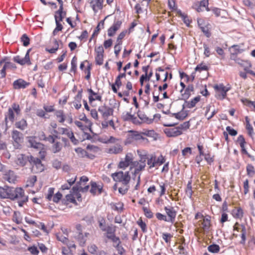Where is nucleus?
<instances>
[{"instance_id": "nucleus-1", "label": "nucleus", "mask_w": 255, "mask_h": 255, "mask_svg": "<svg viewBox=\"0 0 255 255\" xmlns=\"http://www.w3.org/2000/svg\"><path fill=\"white\" fill-rule=\"evenodd\" d=\"M7 198L11 200H17L18 204L22 207L24 203L28 201V197L24 194V190L21 188H14L6 186Z\"/></svg>"}, {"instance_id": "nucleus-2", "label": "nucleus", "mask_w": 255, "mask_h": 255, "mask_svg": "<svg viewBox=\"0 0 255 255\" xmlns=\"http://www.w3.org/2000/svg\"><path fill=\"white\" fill-rule=\"evenodd\" d=\"M147 164L149 165V168L160 166L165 162L164 157L160 155L158 158L155 154H150L146 156Z\"/></svg>"}, {"instance_id": "nucleus-3", "label": "nucleus", "mask_w": 255, "mask_h": 255, "mask_svg": "<svg viewBox=\"0 0 255 255\" xmlns=\"http://www.w3.org/2000/svg\"><path fill=\"white\" fill-rule=\"evenodd\" d=\"M112 176L115 181L121 182L124 186H127L130 179L128 171L126 172L125 173L123 171L116 172L113 173Z\"/></svg>"}, {"instance_id": "nucleus-4", "label": "nucleus", "mask_w": 255, "mask_h": 255, "mask_svg": "<svg viewBox=\"0 0 255 255\" xmlns=\"http://www.w3.org/2000/svg\"><path fill=\"white\" fill-rule=\"evenodd\" d=\"M31 165V170L33 173H37L43 171L44 169V166L42 163L41 160L36 157L31 156V159L29 160Z\"/></svg>"}, {"instance_id": "nucleus-5", "label": "nucleus", "mask_w": 255, "mask_h": 255, "mask_svg": "<svg viewBox=\"0 0 255 255\" xmlns=\"http://www.w3.org/2000/svg\"><path fill=\"white\" fill-rule=\"evenodd\" d=\"M14 112H15L17 115H18L20 113L19 106L15 103L13 104L11 108H9L8 109L7 114L5 115V122L6 127L7 126V119L11 123L13 122L14 119Z\"/></svg>"}, {"instance_id": "nucleus-6", "label": "nucleus", "mask_w": 255, "mask_h": 255, "mask_svg": "<svg viewBox=\"0 0 255 255\" xmlns=\"http://www.w3.org/2000/svg\"><path fill=\"white\" fill-rule=\"evenodd\" d=\"M11 137L15 148H19L23 140V134L17 130H13Z\"/></svg>"}, {"instance_id": "nucleus-7", "label": "nucleus", "mask_w": 255, "mask_h": 255, "mask_svg": "<svg viewBox=\"0 0 255 255\" xmlns=\"http://www.w3.org/2000/svg\"><path fill=\"white\" fill-rule=\"evenodd\" d=\"M99 112L102 115L103 118L107 120L110 116L113 115L114 110L113 108L104 104L98 108Z\"/></svg>"}, {"instance_id": "nucleus-8", "label": "nucleus", "mask_w": 255, "mask_h": 255, "mask_svg": "<svg viewBox=\"0 0 255 255\" xmlns=\"http://www.w3.org/2000/svg\"><path fill=\"white\" fill-rule=\"evenodd\" d=\"M214 88L215 90L219 93L216 96L217 98L221 100H223L226 98L227 92L229 90V89L226 88L223 84L215 85Z\"/></svg>"}, {"instance_id": "nucleus-9", "label": "nucleus", "mask_w": 255, "mask_h": 255, "mask_svg": "<svg viewBox=\"0 0 255 255\" xmlns=\"http://www.w3.org/2000/svg\"><path fill=\"white\" fill-rule=\"evenodd\" d=\"M3 179L9 183H15L16 180L17 176L14 172L11 170L4 171L2 175Z\"/></svg>"}, {"instance_id": "nucleus-10", "label": "nucleus", "mask_w": 255, "mask_h": 255, "mask_svg": "<svg viewBox=\"0 0 255 255\" xmlns=\"http://www.w3.org/2000/svg\"><path fill=\"white\" fill-rule=\"evenodd\" d=\"M31 50V49H29L25 55V57L23 58H21L19 56H16L13 57V61L21 65H23L25 64H27L28 65H30L31 62L30 61V58H29V53Z\"/></svg>"}, {"instance_id": "nucleus-11", "label": "nucleus", "mask_w": 255, "mask_h": 255, "mask_svg": "<svg viewBox=\"0 0 255 255\" xmlns=\"http://www.w3.org/2000/svg\"><path fill=\"white\" fill-rule=\"evenodd\" d=\"M31 156H26L24 154H21L17 155L15 163L17 165L20 166H24L26 165L27 162H29L31 159Z\"/></svg>"}, {"instance_id": "nucleus-12", "label": "nucleus", "mask_w": 255, "mask_h": 255, "mask_svg": "<svg viewBox=\"0 0 255 255\" xmlns=\"http://www.w3.org/2000/svg\"><path fill=\"white\" fill-rule=\"evenodd\" d=\"M164 131L168 137H175L182 133V131L179 130L177 127L172 128H165Z\"/></svg>"}, {"instance_id": "nucleus-13", "label": "nucleus", "mask_w": 255, "mask_h": 255, "mask_svg": "<svg viewBox=\"0 0 255 255\" xmlns=\"http://www.w3.org/2000/svg\"><path fill=\"white\" fill-rule=\"evenodd\" d=\"M164 210L169 217V219H168L169 221L173 223L176 216V211L174 210L173 207L168 208L167 207H165Z\"/></svg>"}, {"instance_id": "nucleus-14", "label": "nucleus", "mask_w": 255, "mask_h": 255, "mask_svg": "<svg viewBox=\"0 0 255 255\" xmlns=\"http://www.w3.org/2000/svg\"><path fill=\"white\" fill-rule=\"evenodd\" d=\"M29 85V83L26 82L22 79L16 80L13 83V88L15 89H24Z\"/></svg>"}, {"instance_id": "nucleus-15", "label": "nucleus", "mask_w": 255, "mask_h": 255, "mask_svg": "<svg viewBox=\"0 0 255 255\" xmlns=\"http://www.w3.org/2000/svg\"><path fill=\"white\" fill-rule=\"evenodd\" d=\"M132 163V157L131 154H127L125 157L124 161L120 162L119 167L120 168L125 169L129 165Z\"/></svg>"}, {"instance_id": "nucleus-16", "label": "nucleus", "mask_w": 255, "mask_h": 255, "mask_svg": "<svg viewBox=\"0 0 255 255\" xmlns=\"http://www.w3.org/2000/svg\"><path fill=\"white\" fill-rule=\"evenodd\" d=\"M91 188L90 189V192L94 195H95L97 192L100 194L102 193L103 190V186L101 185H97L95 182H92L91 183Z\"/></svg>"}, {"instance_id": "nucleus-17", "label": "nucleus", "mask_w": 255, "mask_h": 255, "mask_svg": "<svg viewBox=\"0 0 255 255\" xmlns=\"http://www.w3.org/2000/svg\"><path fill=\"white\" fill-rule=\"evenodd\" d=\"M137 116L142 122L146 123L147 124H151L152 123L155 117L154 116L152 118H150L142 112L139 111L137 112Z\"/></svg>"}, {"instance_id": "nucleus-18", "label": "nucleus", "mask_w": 255, "mask_h": 255, "mask_svg": "<svg viewBox=\"0 0 255 255\" xmlns=\"http://www.w3.org/2000/svg\"><path fill=\"white\" fill-rule=\"evenodd\" d=\"M239 224L238 223H236L234 226V230H237V231H239L240 230H241V232H242V234H241V238H242V240L240 242L241 244H244L245 243V241H246V228L244 226H242L241 228L240 227H237V226H238Z\"/></svg>"}, {"instance_id": "nucleus-19", "label": "nucleus", "mask_w": 255, "mask_h": 255, "mask_svg": "<svg viewBox=\"0 0 255 255\" xmlns=\"http://www.w3.org/2000/svg\"><path fill=\"white\" fill-rule=\"evenodd\" d=\"M28 143L31 147L38 149H41L43 148V144L37 142L35 139V137H30L28 139Z\"/></svg>"}, {"instance_id": "nucleus-20", "label": "nucleus", "mask_w": 255, "mask_h": 255, "mask_svg": "<svg viewBox=\"0 0 255 255\" xmlns=\"http://www.w3.org/2000/svg\"><path fill=\"white\" fill-rule=\"evenodd\" d=\"M237 64L243 67L247 73H249V71H251L249 69L251 67L252 64L249 61L239 59L238 60Z\"/></svg>"}, {"instance_id": "nucleus-21", "label": "nucleus", "mask_w": 255, "mask_h": 255, "mask_svg": "<svg viewBox=\"0 0 255 255\" xmlns=\"http://www.w3.org/2000/svg\"><path fill=\"white\" fill-rule=\"evenodd\" d=\"M146 160V155H142L140 160V163L139 165L134 170V174L138 173L140 171L143 170L145 166V162Z\"/></svg>"}, {"instance_id": "nucleus-22", "label": "nucleus", "mask_w": 255, "mask_h": 255, "mask_svg": "<svg viewBox=\"0 0 255 255\" xmlns=\"http://www.w3.org/2000/svg\"><path fill=\"white\" fill-rule=\"evenodd\" d=\"M103 2V0H98V1H95V3H94L93 0L91 1L92 8L95 12H97L99 9H101L102 8Z\"/></svg>"}, {"instance_id": "nucleus-23", "label": "nucleus", "mask_w": 255, "mask_h": 255, "mask_svg": "<svg viewBox=\"0 0 255 255\" xmlns=\"http://www.w3.org/2000/svg\"><path fill=\"white\" fill-rule=\"evenodd\" d=\"M40 137L42 139L46 140V141H48V142H49L51 143H54L55 138H59L58 136L56 135H50L48 137H46L45 136L44 133L43 132H42V133L40 135Z\"/></svg>"}, {"instance_id": "nucleus-24", "label": "nucleus", "mask_w": 255, "mask_h": 255, "mask_svg": "<svg viewBox=\"0 0 255 255\" xmlns=\"http://www.w3.org/2000/svg\"><path fill=\"white\" fill-rule=\"evenodd\" d=\"M200 96H197L192 99L190 102H186V107L191 109L194 107L196 104L200 101Z\"/></svg>"}, {"instance_id": "nucleus-25", "label": "nucleus", "mask_w": 255, "mask_h": 255, "mask_svg": "<svg viewBox=\"0 0 255 255\" xmlns=\"http://www.w3.org/2000/svg\"><path fill=\"white\" fill-rule=\"evenodd\" d=\"M123 148L121 145L117 144L111 148H109V152L110 153L117 154L121 152Z\"/></svg>"}, {"instance_id": "nucleus-26", "label": "nucleus", "mask_w": 255, "mask_h": 255, "mask_svg": "<svg viewBox=\"0 0 255 255\" xmlns=\"http://www.w3.org/2000/svg\"><path fill=\"white\" fill-rule=\"evenodd\" d=\"M75 238L78 241L80 246H84L85 245L86 242V238L82 233L79 232L78 235L75 237Z\"/></svg>"}, {"instance_id": "nucleus-27", "label": "nucleus", "mask_w": 255, "mask_h": 255, "mask_svg": "<svg viewBox=\"0 0 255 255\" xmlns=\"http://www.w3.org/2000/svg\"><path fill=\"white\" fill-rule=\"evenodd\" d=\"M194 87L192 85L188 86L186 88L184 93L182 94L183 99H187L190 95V92L193 91Z\"/></svg>"}, {"instance_id": "nucleus-28", "label": "nucleus", "mask_w": 255, "mask_h": 255, "mask_svg": "<svg viewBox=\"0 0 255 255\" xmlns=\"http://www.w3.org/2000/svg\"><path fill=\"white\" fill-rule=\"evenodd\" d=\"M201 20H198V24L200 26L202 31L204 33L207 37H209L211 36V33L209 31V29L207 26H201L202 23H200Z\"/></svg>"}, {"instance_id": "nucleus-29", "label": "nucleus", "mask_w": 255, "mask_h": 255, "mask_svg": "<svg viewBox=\"0 0 255 255\" xmlns=\"http://www.w3.org/2000/svg\"><path fill=\"white\" fill-rule=\"evenodd\" d=\"M208 0H202L200 1L199 5L198 6V7L196 8L197 11L198 12H200L201 11H203V9H202V7H205L207 11L209 10V9L208 7Z\"/></svg>"}, {"instance_id": "nucleus-30", "label": "nucleus", "mask_w": 255, "mask_h": 255, "mask_svg": "<svg viewBox=\"0 0 255 255\" xmlns=\"http://www.w3.org/2000/svg\"><path fill=\"white\" fill-rule=\"evenodd\" d=\"M7 58H5L1 61H0V65H1L3 62H4V66L6 69H15L16 68V65L10 62H8L6 61Z\"/></svg>"}, {"instance_id": "nucleus-31", "label": "nucleus", "mask_w": 255, "mask_h": 255, "mask_svg": "<svg viewBox=\"0 0 255 255\" xmlns=\"http://www.w3.org/2000/svg\"><path fill=\"white\" fill-rule=\"evenodd\" d=\"M15 125L16 128L21 130H24L27 127V123L25 120L22 119L20 121L16 122Z\"/></svg>"}, {"instance_id": "nucleus-32", "label": "nucleus", "mask_w": 255, "mask_h": 255, "mask_svg": "<svg viewBox=\"0 0 255 255\" xmlns=\"http://www.w3.org/2000/svg\"><path fill=\"white\" fill-rule=\"evenodd\" d=\"M233 214L235 217L238 218H241L243 216V212L241 208L235 209L233 211Z\"/></svg>"}, {"instance_id": "nucleus-33", "label": "nucleus", "mask_w": 255, "mask_h": 255, "mask_svg": "<svg viewBox=\"0 0 255 255\" xmlns=\"http://www.w3.org/2000/svg\"><path fill=\"white\" fill-rule=\"evenodd\" d=\"M208 250L212 253H217L219 252L220 247L216 244H213L208 247Z\"/></svg>"}, {"instance_id": "nucleus-34", "label": "nucleus", "mask_w": 255, "mask_h": 255, "mask_svg": "<svg viewBox=\"0 0 255 255\" xmlns=\"http://www.w3.org/2000/svg\"><path fill=\"white\" fill-rule=\"evenodd\" d=\"M37 180V177L35 175H33L29 177L27 180V186L33 187Z\"/></svg>"}, {"instance_id": "nucleus-35", "label": "nucleus", "mask_w": 255, "mask_h": 255, "mask_svg": "<svg viewBox=\"0 0 255 255\" xmlns=\"http://www.w3.org/2000/svg\"><path fill=\"white\" fill-rule=\"evenodd\" d=\"M177 13H178V15L182 17L184 22L187 26H189V24L190 23V21L189 19L188 16L186 14H185L184 13H182V12L180 10L178 11L177 12Z\"/></svg>"}, {"instance_id": "nucleus-36", "label": "nucleus", "mask_w": 255, "mask_h": 255, "mask_svg": "<svg viewBox=\"0 0 255 255\" xmlns=\"http://www.w3.org/2000/svg\"><path fill=\"white\" fill-rule=\"evenodd\" d=\"M203 228L205 231L209 230L210 226V220L208 218H204L202 223Z\"/></svg>"}, {"instance_id": "nucleus-37", "label": "nucleus", "mask_w": 255, "mask_h": 255, "mask_svg": "<svg viewBox=\"0 0 255 255\" xmlns=\"http://www.w3.org/2000/svg\"><path fill=\"white\" fill-rule=\"evenodd\" d=\"M104 20L105 19L101 20L97 25V26L96 28V29L95 30L93 34V36H94L95 35H98L99 33V32L101 30V28H103L104 27Z\"/></svg>"}, {"instance_id": "nucleus-38", "label": "nucleus", "mask_w": 255, "mask_h": 255, "mask_svg": "<svg viewBox=\"0 0 255 255\" xmlns=\"http://www.w3.org/2000/svg\"><path fill=\"white\" fill-rule=\"evenodd\" d=\"M55 23H56V27H55V28L54 29V30L53 31V34L54 35H55L58 31L62 30V29H63L62 25L60 23V21H57V19L56 18Z\"/></svg>"}, {"instance_id": "nucleus-39", "label": "nucleus", "mask_w": 255, "mask_h": 255, "mask_svg": "<svg viewBox=\"0 0 255 255\" xmlns=\"http://www.w3.org/2000/svg\"><path fill=\"white\" fill-rule=\"evenodd\" d=\"M62 148V144L60 142H55L52 146V150L54 153L59 152Z\"/></svg>"}, {"instance_id": "nucleus-40", "label": "nucleus", "mask_w": 255, "mask_h": 255, "mask_svg": "<svg viewBox=\"0 0 255 255\" xmlns=\"http://www.w3.org/2000/svg\"><path fill=\"white\" fill-rule=\"evenodd\" d=\"M55 115H56L57 118L59 119V122L60 123H62L65 121V117H64V115L63 111L60 110V111H57L55 113Z\"/></svg>"}, {"instance_id": "nucleus-41", "label": "nucleus", "mask_w": 255, "mask_h": 255, "mask_svg": "<svg viewBox=\"0 0 255 255\" xmlns=\"http://www.w3.org/2000/svg\"><path fill=\"white\" fill-rule=\"evenodd\" d=\"M52 167L56 169L61 168L62 162L57 159H54L52 162Z\"/></svg>"}, {"instance_id": "nucleus-42", "label": "nucleus", "mask_w": 255, "mask_h": 255, "mask_svg": "<svg viewBox=\"0 0 255 255\" xmlns=\"http://www.w3.org/2000/svg\"><path fill=\"white\" fill-rule=\"evenodd\" d=\"M54 42L55 44V47L50 49H46V50L50 53H55L59 48V44L58 41L55 39Z\"/></svg>"}, {"instance_id": "nucleus-43", "label": "nucleus", "mask_w": 255, "mask_h": 255, "mask_svg": "<svg viewBox=\"0 0 255 255\" xmlns=\"http://www.w3.org/2000/svg\"><path fill=\"white\" fill-rule=\"evenodd\" d=\"M231 52H236V54L241 53L243 50L240 49L239 46L237 45H234L230 48Z\"/></svg>"}, {"instance_id": "nucleus-44", "label": "nucleus", "mask_w": 255, "mask_h": 255, "mask_svg": "<svg viewBox=\"0 0 255 255\" xmlns=\"http://www.w3.org/2000/svg\"><path fill=\"white\" fill-rule=\"evenodd\" d=\"M21 41L23 42L24 46H27L29 44V38L26 34H24L21 37Z\"/></svg>"}, {"instance_id": "nucleus-45", "label": "nucleus", "mask_w": 255, "mask_h": 255, "mask_svg": "<svg viewBox=\"0 0 255 255\" xmlns=\"http://www.w3.org/2000/svg\"><path fill=\"white\" fill-rule=\"evenodd\" d=\"M66 12H64L63 13H55L54 15L55 20H56V17L58 21H62L63 18L66 16Z\"/></svg>"}, {"instance_id": "nucleus-46", "label": "nucleus", "mask_w": 255, "mask_h": 255, "mask_svg": "<svg viewBox=\"0 0 255 255\" xmlns=\"http://www.w3.org/2000/svg\"><path fill=\"white\" fill-rule=\"evenodd\" d=\"M133 115H131L130 113L127 112L123 113L122 115V119L124 121H131L133 118Z\"/></svg>"}, {"instance_id": "nucleus-47", "label": "nucleus", "mask_w": 255, "mask_h": 255, "mask_svg": "<svg viewBox=\"0 0 255 255\" xmlns=\"http://www.w3.org/2000/svg\"><path fill=\"white\" fill-rule=\"evenodd\" d=\"M137 224L140 226L143 232H146V225L145 223L142 221L141 218L138 220Z\"/></svg>"}, {"instance_id": "nucleus-48", "label": "nucleus", "mask_w": 255, "mask_h": 255, "mask_svg": "<svg viewBox=\"0 0 255 255\" xmlns=\"http://www.w3.org/2000/svg\"><path fill=\"white\" fill-rule=\"evenodd\" d=\"M142 209L143 210L145 216L147 218L150 219L153 217V214L150 210L145 207H143L142 208Z\"/></svg>"}, {"instance_id": "nucleus-49", "label": "nucleus", "mask_w": 255, "mask_h": 255, "mask_svg": "<svg viewBox=\"0 0 255 255\" xmlns=\"http://www.w3.org/2000/svg\"><path fill=\"white\" fill-rule=\"evenodd\" d=\"M127 33V31L122 32L119 35L117 40V44L121 45L122 43V40L124 38Z\"/></svg>"}, {"instance_id": "nucleus-50", "label": "nucleus", "mask_w": 255, "mask_h": 255, "mask_svg": "<svg viewBox=\"0 0 255 255\" xmlns=\"http://www.w3.org/2000/svg\"><path fill=\"white\" fill-rule=\"evenodd\" d=\"M104 55H96L95 61L97 65H101L103 64Z\"/></svg>"}, {"instance_id": "nucleus-51", "label": "nucleus", "mask_w": 255, "mask_h": 255, "mask_svg": "<svg viewBox=\"0 0 255 255\" xmlns=\"http://www.w3.org/2000/svg\"><path fill=\"white\" fill-rule=\"evenodd\" d=\"M27 250L29 251L32 255H38L39 254L38 250L37 247L34 246L28 247Z\"/></svg>"}, {"instance_id": "nucleus-52", "label": "nucleus", "mask_w": 255, "mask_h": 255, "mask_svg": "<svg viewBox=\"0 0 255 255\" xmlns=\"http://www.w3.org/2000/svg\"><path fill=\"white\" fill-rule=\"evenodd\" d=\"M0 198H7V194L6 193V186L4 188L0 187Z\"/></svg>"}, {"instance_id": "nucleus-53", "label": "nucleus", "mask_w": 255, "mask_h": 255, "mask_svg": "<svg viewBox=\"0 0 255 255\" xmlns=\"http://www.w3.org/2000/svg\"><path fill=\"white\" fill-rule=\"evenodd\" d=\"M62 197V194L59 192H58L55 195H53L52 199L54 202L57 203L61 200Z\"/></svg>"}, {"instance_id": "nucleus-54", "label": "nucleus", "mask_w": 255, "mask_h": 255, "mask_svg": "<svg viewBox=\"0 0 255 255\" xmlns=\"http://www.w3.org/2000/svg\"><path fill=\"white\" fill-rule=\"evenodd\" d=\"M57 239L58 241L65 244L66 245H68V239L67 237H65L62 235H57Z\"/></svg>"}, {"instance_id": "nucleus-55", "label": "nucleus", "mask_w": 255, "mask_h": 255, "mask_svg": "<svg viewBox=\"0 0 255 255\" xmlns=\"http://www.w3.org/2000/svg\"><path fill=\"white\" fill-rule=\"evenodd\" d=\"M54 189L53 188H50L48 190V193L46 196V199L50 201L53 196Z\"/></svg>"}, {"instance_id": "nucleus-56", "label": "nucleus", "mask_w": 255, "mask_h": 255, "mask_svg": "<svg viewBox=\"0 0 255 255\" xmlns=\"http://www.w3.org/2000/svg\"><path fill=\"white\" fill-rule=\"evenodd\" d=\"M105 232H107V234H115L116 232V227L113 226L112 225L109 226L107 227Z\"/></svg>"}, {"instance_id": "nucleus-57", "label": "nucleus", "mask_w": 255, "mask_h": 255, "mask_svg": "<svg viewBox=\"0 0 255 255\" xmlns=\"http://www.w3.org/2000/svg\"><path fill=\"white\" fill-rule=\"evenodd\" d=\"M155 216L157 219H158L159 220L169 222V220L167 218L165 215H163L160 213H157Z\"/></svg>"}, {"instance_id": "nucleus-58", "label": "nucleus", "mask_w": 255, "mask_h": 255, "mask_svg": "<svg viewBox=\"0 0 255 255\" xmlns=\"http://www.w3.org/2000/svg\"><path fill=\"white\" fill-rule=\"evenodd\" d=\"M186 194L191 198L192 195V186H191V182H189L187 186V189L186 190Z\"/></svg>"}, {"instance_id": "nucleus-59", "label": "nucleus", "mask_w": 255, "mask_h": 255, "mask_svg": "<svg viewBox=\"0 0 255 255\" xmlns=\"http://www.w3.org/2000/svg\"><path fill=\"white\" fill-rule=\"evenodd\" d=\"M77 67V58L74 56L71 61V71L75 72Z\"/></svg>"}, {"instance_id": "nucleus-60", "label": "nucleus", "mask_w": 255, "mask_h": 255, "mask_svg": "<svg viewBox=\"0 0 255 255\" xmlns=\"http://www.w3.org/2000/svg\"><path fill=\"white\" fill-rule=\"evenodd\" d=\"M247 171L249 175H252L255 173L254 167L251 164H249L247 166Z\"/></svg>"}, {"instance_id": "nucleus-61", "label": "nucleus", "mask_w": 255, "mask_h": 255, "mask_svg": "<svg viewBox=\"0 0 255 255\" xmlns=\"http://www.w3.org/2000/svg\"><path fill=\"white\" fill-rule=\"evenodd\" d=\"M59 129L60 131V133H61L62 134H65L68 137L70 135V133H72V132L71 130L66 128H60Z\"/></svg>"}, {"instance_id": "nucleus-62", "label": "nucleus", "mask_w": 255, "mask_h": 255, "mask_svg": "<svg viewBox=\"0 0 255 255\" xmlns=\"http://www.w3.org/2000/svg\"><path fill=\"white\" fill-rule=\"evenodd\" d=\"M179 130L181 129H187L190 127V123L189 122H186L184 123L181 124L179 126L177 127Z\"/></svg>"}, {"instance_id": "nucleus-63", "label": "nucleus", "mask_w": 255, "mask_h": 255, "mask_svg": "<svg viewBox=\"0 0 255 255\" xmlns=\"http://www.w3.org/2000/svg\"><path fill=\"white\" fill-rule=\"evenodd\" d=\"M208 70V67L205 65L202 64H199L197 66V67L195 68V71H199L200 72L202 70Z\"/></svg>"}, {"instance_id": "nucleus-64", "label": "nucleus", "mask_w": 255, "mask_h": 255, "mask_svg": "<svg viewBox=\"0 0 255 255\" xmlns=\"http://www.w3.org/2000/svg\"><path fill=\"white\" fill-rule=\"evenodd\" d=\"M97 249V247L94 244H92L88 247V251L92 254H95Z\"/></svg>"}]
</instances>
